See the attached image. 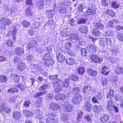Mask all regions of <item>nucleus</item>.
<instances>
[{"mask_svg":"<svg viewBox=\"0 0 123 123\" xmlns=\"http://www.w3.org/2000/svg\"><path fill=\"white\" fill-rule=\"evenodd\" d=\"M21 116V114L19 112L15 111L13 113V117L15 119L17 120L19 119Z\"/></svg>","mask_w":123,"mask_h":123,"instance_id":"nucleus-23","label":"nucleus"},{"mask_svg":"<svg viewBox=\"0 0 123 123\" xmlns=\"http://www.w3.org/2000/svg\"><path fill=\"white\" fill-rule=\"evenodd\" d=\"M100 34V32L97 28H95L93 29L92 34L94 36H99Z\"/></svg>","mask_w":123,"mask_h":123,"instance_id":"nucleus-32","label":"nucleus"},{"mask_svg":"<svg viewBox=\"0 0 123 123\" xmlns=\"http://www.w3.org/2000/svg\"><path fill=\"white\" fill-rule=\"evenodd\" d=\"M91 87L89 86H85L82 89L83 92L85 93H87L89 91L91 90Z\"/></svg>","mask_w":123,"mask_h":123,"instance_id":"nucleus-33","label":"nucleus"},{"mask_svg":"<svg viewBox=\"0 0 123 123\" xmlns=\"http://www.w3.org/2000/svg\"><path fill=\"white\" fill-rule=\"evenodd\" d=\"M101 109V106L95 105L93 107V110L96 114H98L100 112Z\"/></svg>","mask_w":123,"mask_h":123,"instance_id":"nucleus-18","label":"nucleus"},{"mask_svg":"<svg viewBox=\"0 0 123 123\" xmlns=\"http://www.w3.org/2000/svg\"><path fill=\"white\" fill-rule=\"evenodd\" d=\"M85 109L88 111H90L91 110L92 106L90 103L89 102H86L85 104Z\"/></svg>","mask_w":123,"mask_h":123,"instance_id":"nucleus-20","label":"nucleus"},{"mask_svg":"<svg viewBox=\"0 0 123 123\" xmlns=\"http://www.w3.org/2000/svg\"><path fill=\"white\" fill-rule=\"evenodd\" d=\"M106 40L105 38H101L100 39L99 44L101 46L105 47L106 46Z\"/></svg>","mask_w":123,"mask_h":123,"instance_id":"nucleus-37","label":"nucleus"},{"mask_svg":"<svg viewBox=\"0 0 123 123\" xmlns=\"http://www.w3.org/2000/svg\"><path fill=\"white\" fill-rule=\"evenodd\" d=\"M61 120L64 122H68V118L66 115L63 114L61 117Z\"/></svg>","mask_w":123,"mask_h":123,"instance_id":"nucleus-46","label":"nucleus"},{"mask_svg":"<svg viewBox=\"0 0 123 123\" xmlns=\"http://www.w3.org/2000/svg\"><path fill=\"white\" fill-rule=\"evenodd\" d=\"M61 78V75L60 74H58L55 75H50L49 79L51 80H54L55 81L56 80H60Z\"/></svg>","mask_w":123,"mask_h":123,"instance_id":"nucleus-19","label":"nucleus"},{"mask_svg":"<svg viewBox=\"0 0 123 123\" xmlns=\"http://www.w3.org/2000/svg\"><path fill=\"white\" fill-rule=\"evenodd\" d=\"M108 80L106 78H104L101 80V83L103 86H105L107 83Z\"/></svg>","mask_w":123,"mask_h":123,"instance_id":"nucleus-55","label":"nucleus"},{"mask_svg":"<svg viewBox=\"0 0 123 123\" xmlns=\"http://www.w3.org/2000/svg\"><path fill=\"white\" fill-rule=\"evenodd\" d=\"M117 38L120 41H123V34H122L120 33H118L116 35Z\"/></svg>","mask_w":123,"mask_h":123,"instance_id":"nucleus-49","label":"nucleus"},{"mask_svg":"<svg viewBox=\"0 0 123 123\" xmlns=\"http://www.w3.org/2000/svg\"><path fill=\"white\" fill-rule=\"evenodd\" d=\"M67 10L66 8L62 6H61L59 8V12L63 13L67 12Z\"/></svg>","mask_w":123,"mask_h":123,"instance_id":"nucleus-50","label":"nucleus"},{"mask_svg":"<svg viewBox=\"0 0 123 123\" xmlns=\"http://www.w3.org/2000/svg\"><path fill=\"white\" fill-rule=\"evenodd\" d=\"M112 6L114 8H118L119 6V4L115 2H113L112 4Z\"/></svg>","mask_w":123,"mask_h":123,"instance_id":"nucleus-64","label":"nucleus"},{"mask_svg":"<svg viewBox=\"0 0 123 123\" xmlns=\"http://www.w3.org/2000/svg\"><path fill=\"white\" fill-rule=\"evenodd\" d=\"M16 31L15 28H14L13 30V31L12 33V36L13 39L14 40L16 39Z\"/></svg>","mask_w":123,"mask_h":123,"instance_id":"nucleus-63","label":"nucleus"},{"mask_svg":"<svg viewBox=\"0 0 123 123\" xmlns=\"http://www.w3.org/2000/svg\"><path fill=\"white\" fill-rule=\"evenodd\" d=\"M80 89V88L77 87L71 88L72 92L75 93L74 95V97L72 98V101L73 104L75 105L79 104L81 102V96L79 94Z\"/></svg>","mask_w":123,"mask_h":123,"instance_id":"nucleus-1","label":"nucleus"},{"mask_svg":"<svg viewBox=\"0 0 123 123\" xmlns=\"http://www.w3.org/2000/svg\"><path fill=\"white\" fill-rule=\"evenodd\" d=\"M80 51L82 53V56L85 57L87 55V52L85 49L82 48L81 49Z\"/></svg>","mask_w":123,"mask_h":123,"instance_id":"nucleus-58","label":"nucleus"},{"mask_svg":"<svg viewBox=\"0 0 123 123\" xmlns=\"http://www.w3.org/2000/svg\"><path fill=\"white\" fill-rule=\"evenodd\" d=\"M46 91H43L37 93L34 95V97L35 98H38L39 96L44 95L46 93Z\"/></svg>","mask_w":123,"mask_h":123,"instance_id":"nucleus-44","label":"nucleus"},{"mask_svg":"<svg viewBox=\"0 0 123 123\" xmlns=\"http://www.w3.org/2000/svg\"><path fill=\"white\" fill-rule=\"evenodd\" d=\"M115 72L117 74H122L123 73V68H118L116 69Z\"/></svg>","mask_w":123,"mask_h":123,"instance_id":"nucleus-57","label":"nucleus"},{"mask_svg":"<svg viewBox=\"0 0 123 123\" xmlns=\"http://www.w3.org/2000/svg\"><path fill=\"white\" fill-rule=\"evenodd\" d=\"M119 49V47L117 45H113V48L111 51V52L113 54L116 55Z\"/></svg>","mask_w":123,"mask_h":123,"instance_id":"nucleus-24","label":"nucleus"},{"mask_svg":"<svg viewBox=\"0 0 123 123\" xmlns=\"http://www.w3.org/2000/svg\"><path fill=\"white\" fill-rule=\"evenodd\" d=\"M70 37L71 38L72 42H75L76 41L79 40V35L76 34H73L70 35Z\"/></svg>","mask_w":123,"mask_h":123,"instance_id":"nucleus-17","label":"nucleus"},{"mask_svg":"<svg viewBox=\"0 0 123 123\" xmlns=\"http://www.w3.org/2000/svg\"><path fill=\"white\" fill-rule=\"evenodd\" d=\"M90 59L92 61L95 63H100L102 61V58L96 55H91L90 56Z\"/></svg>","mask_w":123,"mask_h":123,"instance_id":"nucleus-5","label":"nucleus"},{"mask_svg":"<svg viewBox=\"0 0 123 123\" xmlns=\"http://www.w3.org/2000/svg\"><path fill=\"white\" fill-rule=\"evenodd\" d=\"M60 5L62 6H68L71 5V3L69 0H67L60 2Z\"/></svg>","mask_w":123,"mask_h":123,"instance_id":"nucleus-34","label":"nucleus"},{"mask_svg":"<svg viewBox=\"0 0 123 123\" xmlns=\"http://www.w3.org/2000/svg\"><path fill=\"white\" fill-rule=\"evenodd\" d=\"M45 4L44 2H39L37 5V7L39 9H42L43 8V6Z\"/></svg>","mask_w":123,"mask_h":123,"instance_id":"nucleus-51","label":"nucleus"},{"mask_svg":"<svg viewBox=\"0 0 123 123\" xmlns=\"http://www.w3.org/2000/svg\"><path fill=\"white\" fill-rule=\"evenodd\" d=\"M47 123H58V120L54 117H49L46 119Z\"/></svg>","mask_w":123,"mask_h":123,"instance_id":"nucleus-11","label":"nucleus"},{"mask_svg":"<svg viewBox=\"0 0 123 123\" xmlns=\"http://www.w3.org/2000/svg\"><path fill=\"white\" fill-rule=\"evenodd\" d=\"M114 34L112 31L109 30H106L105 33V35L107 37H109L111 35H113Z\"/></svg>","mask_w":123,"mask_h":123,"instance_id":"nucleus-48","label":"nucleus"},{"mask_svg":"<svg viewBox=\"0 0 123 123\" xmlns=\"http://www.w3.org/2000/svg\"><path fill=\"white\" fill-rule=\"evenodd\" d=\"M52 57L51 53H48L44 56L43 59L44 60H47L52 58Z\"/></svg>","mask_w":123,"mask_h":123,"instance_id":"nucleus-29","label":"nucleus"},{"mask_svg":"<svg viewBox=\"0 0 123 123\" xmlns=\"http://www.w3.org/2000/svg\"><path fill=\"white\" fill-rule=\"evenodd\" d=\"M53 83V87L55 88V91L56 92H59L63 88L62 85V82L60 80H56Z\"/></svg>","mask_w":123,"mask_h":123,"instance_id":"nucleus-2","label":"nucleus"},{"mask_svg":"<svg viewBox=\"0 0 123 123\" xmlns=\"http://www.w3.org/2000/svg\"><path fill=\"white\" fill-rule=\"evenodd\" d=\"M54 10H50L47 11L46 13V16L49 18H50L52 17L53 15V13L54 12Z\"/></svg>","mask_w":123,"mask_h":123,"instance_id":"nucleus-36","label":"nucleus"},{"mask_svg":"<svg viewBox=\"0 0 123 123\" xmlns=\"http://www.w3.org/2000/svg\"><path fill=\"white\" fill-rule=\"evenodd\" d=\"M66 63L67 64L70 65H72L74 63V61L72 58H68L66 60Z\"/></svg>","mask_w":123,"mask_h":123,"instance_id":"nucleus-26","label":"nucleus"},{"mask_svg":"<svg viewBox=\"0 0 123 123\" xmlns=\"http://www.w3.org/2000/svg\"><path fill=\"white\" fill-rule=\"evenodd\" d=\"M64 54V53L61 51H59L56 53L57 58L60 63L63 62L65 59Z\"/></svg>","mask_w":123,"mask_h":123,"instance_id":"nucleus-4","label":"nucleus"},{"mask_svg":"<svg viewBox=\"0 0 123 123\" xmlns=\"http://www.w3.org/2000/svg\"><path fill=\"white\" fill-rule=\"evenodd\" d=\"M60 107L58 105L54 103H51L49 105V108L51 110H57Z\"/></svg>","mask_w":123,"mask_h":123,"instance_id":"nucleus-22","label":"nucleus"},{"mask_svg":"<svg viewBox=\"0 0 123 123\" xmlns=\"http://www.w3.org/2000/svg\"><path fill=\"white\" fill-rule=\"evenodd\" d=\"M114 93L113 91L112 90H110L108 92V94H107V97L109 98H111L114 96Z\"/></svg>","mask_w":123,"mask_h":123,"instance_id":"nucleus-42","label":"nucleus"},{"mask_svg":"<svg viewBox=\"0 0 123 123\" xmlns=\"http://www.w3.org/2000/svg\"><path fill=\"white\" fill-rule=\"evenodd\" d=\"M87 49L88 50L90 53H93L96 51V48L92 44H90L87 46Z\"/></svg>","mask_w":123,"mask_h":123,"instance_id":"nucleus-14","label":"nucleus"},{"mask_svg":"<svg viewBox=\"0 0 123 123\" xmlns=\"http://www.w3.org/2000/svg\"><path fill=\"white\" fill-rule=\"evenodd\" d=\"M5 105V104L4 103H2L0 105L1 109L0 111V112H2L4 111L5 108H6Z\"/></svg>","mask_w":123,"mask_h":123,"instance_id":"nucleus-62","label":"nucleus"},{"mask_svg":"<svg viewBox=\"0 0 123 123\" xmlns=\"http://www.w3.org/2000/svg\"><path fill=\"white\" fill-rule=\"evenodd\" d=\"M69 81L68 79H66L64 80L62 82V85L63 87H67L69 85Z\"/></svg>","mask_w":123,"mask_h":123,"instance_id":"nucleus-40","label":"nucleus"},{"mask_svg":"<svg viewBox=\"0 0 123 123\" xmlns=\"http://www.w3.org/2000/svg\"><path fill=\"white\" fill-rule=\"evenodd\" d=\"M65 105L66 111L68 112H70L71 111H72L73 108L74 107L73 105L68 104H67Z\"/></svg>","mask_w":123,"mask_h":123,"instance_id":"nucleus-35","label":"nucleus"},{"mask_svg":"<svg viewBox=\"0 0 123 123\" xmlns=\"http://www.w3.org/2000/svg\"><path fill=\"white\" fill-rule=\"evenodd\" d=\"M7 80V78L6 77L3 75H0V82L6 83Z\"/></svg>","mask_w":123,"mask_h":123,"instance_id":"nucleus-38","label":"nucleus"},{"mask_svg":"<svg viewBox=\"0 0 123 123\" xmlns=\"http://www.w3.org/2000/svg\"><path fill=\"white\" fill-rule=\"evenodd\" d=\"M37 42L34 39H32L30 41L27 45V47L28 49H30L32 48L35 47L37 44Z\"/></svg>","mask_w":123,"mask_h":123,"instance_id":"nucleus-8","label":"nucleus"},{"mask_svg":"<svg viewBox=\"0 0 123 123\" xmlns=\"http://www.w3.org/2000/svg\"><path fill=\"white\" fill-rule=\"evenodd\" d=\"M93 26L96 28L101 29H103L104 27V25L102 23L98 22H94L93 24Z\"/></svg>","mask_w":123,"mask_h":123,"instance_id":"nucleus-12","label":"nucleus"},{"mask_svg":"<svg viewBox=\"0 0 123 123\" xmlns=\"http://www.w3.org/2000/svg\"><path fill=\"white\" fill-rule=\"evenodd\" d=\"M11 23V21L8 19L3 18L0 19V27L2 29H5V26L9 25Z\"/></svg>","mask_w":123,"mask_h":123,"instance_id":"nucleus-3","label":"nucleus"},{"mask_svg":"<svg viewBox=\"0 0 123 123\" xmlns=\"http://www.w3.org/2000/svg\"><path fill=\"white\" fill-rule=\"evenodd\" d=\"M17 68L19 71H23L26 67L25 64L22 62H20L18 63Z\"/></svg>","mask_w":123,"mask_h":123,"instance_id":"nucleus-15","label":"nucleus"},{"mask_svg":"<svg viewBox=\"0 0 123 123\" xmlns=\"http://www.w3.org/2000/svg\"><path fill=\"white\" fill-rule=\"evenodd\" d=\"M86 22V19L85 18L80 19L77 22V24L78 25L85 24Z\"/></svg>","mask_w":123,"mask_h":123,"instance_id":"nucleus-56","label":"nucleus"},{"mask_svg":"<svg viewBox=\"0 0 123 123\" xmlns=\"http://www.w3.org/2000/svg\"><path fill=\"white\" fill-rule=\"evenodd\" d=\"M54 63V61L53 59H51L48 61H46L44 62V65L46 67L52 66Z\"/></svg>","mask_w":123,"mask_h":123,"instance_id":"nucleus-21","label":"nucleus"},{"mask_svg":"<svg viewBox=\"0 0 123 123\" xmlns=\"http://www.w3.org/2000/svg\"><path fill=\"white\" fill-rule=\"evenodd\" d=\"M24 50L23 48L19 47H16L14 49L15 53L19 55H22L24 54Z\"/></svg>","mask_w":123,"mask_h":123,"instance_id":"nucleus-6","label":"nucleus"},{"mask_svg":"<svg viewBox=\"0 0 123 123\" xmlns=\"http://www.w3.org/2000/svg\"><path fill=\"white\" fill-rule=\"evenodd\" d=\"M68 29L67 28H65L63 30L61 31V35L62 37H67L68 34Z\"/></svg>","mask_w":123,"mask_h":123,"instance_id":"nucleus-25","label":"nucleus"},{"mask_svg":"<svg viewBox=\"0 0 123 123\" xmlns=\"http://www.w3.org/2000/svg\"><path fill=\"white\" fill-rule=\"evenodd\" d=\"M78 73L80 75L83 74L85 71L84 68L83 67H80L77 68Z\"/></svg>","mask_w":123,"mask_h":123,"instance_id":"nucleus-45","label":"nucleus"},{"mask_svg":"<svg viewBox=\"0 0 123 123\" xmlns=\"http://www.w3.org/2000/svg\"><path fill=\"white\" fill-rule=\"evenodd\" d=\"M115 98L116 101L117 102H121L123 100V96L118 93L115 95Z\"/></svg>","mask_w":123,"mask_h":123,"instance_id":"nucleus-27","label":"nucleus"},{"mask_svg":"<svg viewBox=\"0 0 123 123\" xmlns=\"http://www.w3.org/2000/svg\"><path fill=\"white\" fill-rule=\"evenodd\" d=\"M96 9L93 7H90L86 11V13L88 15H93L95 13Z\"/></svg>","mask_w":123,"mask_h":123,"instance_id":"nucleus-13","label":"nucleus"},{"mask_svg":"<svg viewBox=\"0 0 123 123\" xmlns=\"http://www.w3.org/2000/svg\"><path fill=\"white\" fill-rule=\"evenodd\" d=\"M92 101L94 103H99V101H99L98 100V98L96 96L95 97H93L92 98Z\"/></svg>","mask_w":123,"mask_h":123,"instance_id":"nucleus-59","label":"nucleus"},{"mask_svg":"<svg viewBox=\"0 0 123 123\" xmlns=\"http://www.w3.org/2000/svg\"><path fill=\"white\" fill-rule=\"evenodd\" d=\"M27 58L28 61L29 62H31L33 59V57L31 54H29L27 56Z\"/></svg>","mask_w":123,"mask_h":123,"instance_id":"nucleus-53","label":"nucleus"},{"mask_svg":"<svg viewBox=\"0 0 123 123\" xmlns=\"http://www.w3.org/2000/svg\"><path fill=\"white\" fill-rule=\"evenodd\" d=\"M41 98L39 97L35 102L34 105L36 106L39 107L40 106V105L41 104Z\"/></svg>","mask_w":123,"mask_h":123,"instance_id":"nucleus-39","label":"nucleus"},{"mask_svg":"<svg viewBox=\"0 0 123 123\" xmlns=\"http://www.w3.org/2000/svg\"><path fill=\"white\" fill-rule=\"evenodd\" d=\"M25 11V14L27 16H31L33 15V12L30 8H27Z\"/></svg>","mask_w":123,"mask_h":123,"instance_id":"nucleus-28","label":"nucleus"},{"mask_svg":"<svg viewBox=\"0 0 123 123\" xmlns=\"http://www.w3.org/2000/svg\"><path fill=\"white\" fill-rule=\"evenodd\" d=\"M70 78L73 80L76 81L78 79V77L77 74H72L70 76Z\"/></svg>","mask_w":123,"mask_h":123,"instance_id":"nucleus-43","label":"nucleus"},{"mask_svg":"<svg viewBox=\"0 0 123 123\" xmlns=\"http://www.w3.org/2000/svg\"><path fill=\"white\" fill-rule=\"evenodd\" d=\"M106 27L108 28L113 27H114V24L111 21L108 23L106 25Z\"/></svg>","mask_w":123,"mask_h":123,"instance_id":"nucleus-60","label":"nucleus"},{"mask_svg":"<svg viewBox=\"0 0 123 123\" xmlns=\"http://www.w3.org/2000/svg\"><path fill=\"white\" fill-rule=\"evenodd\" d=\"M30 104V102L29 100L25 101L23 104V105L25 108H27L29 106Z\"/></svg>","mask_w":123,"mask_h":123,"instance_id":"nucleus-61","label":"nucleus"},{"mask_svg":"<svg viewBox=\"0 0 123 123\" xmlns=\"http://www.w3.org/2000/svg\"><path fill=\"white\" fill-rule=\"evenodd\" d=\"M23 114L26 117H28L29 115H33L34 114L33 113L27 110H24L23 111Z\"/></svg>","mask_w":123,"mask_h":123,"instance_id":"nucleus-31","label":"nucleus"},{"mask_svg":"<svg viewBox=\"0 0 123 123\" xmlns=\"http://www.w3.org/2000/svg\"><path fill=\"white\" fill-rule=\"evenodd\" d=\"M103 70L101 73L105 75H107L108 74L109 71L108 70V68L106 67L105 66H104V67H103Z\"/></svg>","mask_w":123,"mask_h":123,"instance_id":"nucleus-47","label":"nucleus"},{"mask_svg":"<svg viewBox=\"0 0 123 123\" xmlns=\"http://www.w3.org/2000/svg\"><path fill=\"white\" fill-rule=\"evenodd\" d=\"M109 119L110 117L106 114H103L101 116L100 118V120L102 122L105 123L109 121Z\"/></svg>","mask_w":123,"mask_h":123,"instance_id":"nucleus-9","label":"nucleus"},{"mask_svg":"<svg viewBox=\"0 0 123 123\" xmlns=\"http://www.w3.org/2000/svg\"><path fill=\"white\" fill-rule=\"evenodd\" d=\"M87 72L92 77L96 76L98 73V72L94 71L90 68L87 69Z\"/></svg>","mask_w":123,"mask_h":123,"instance_id":"nucleus-16","label":"nucleus"},{"mask_svg":"<svg viewBox=\"0 0 123 123\" xmlns=\"http://www.w3.org/2000/svg\"><path fill=\"white\" fill-rule=\"evenodd\" d=\"M75 21L74 19L71 18L69 21V24L70 26H74L75 25Z\"/></svg>","mask_w":123,"mask_h":123,"instance_id":"nucleus-54","label":"nucleus"},{"mask_svg":"<svg viewBox=\"0 0 123 123\" xmlns=\"http://www.w3.org/2000/svg\"><path fill=\"white\" fill-rule=\"evenodd\" d=\"M25 5L29 7H32L33 4L32 0H26Z\"/></svg>","mask_w":123,"mask_h":123,"instance_id":"nucleus-41","label":"nucleus"},{"mask_svg":"<svg viewBox=\"0 0 123 123\" xmlns=\"http://www.w3.org/2000/svg\"><path fill=\"white\" fill-rule=\"evenodd\" d=\"M106 12L110 16L114 17L115 15L114 12L110 10H107L106 11Z\"/></svg>","mask_w":123,"mask_h":123,"instance_id":"nucleus-52","label":"nucleus"},{"mask_svg":"<svg viewBox=\"0 0 123 123\" xmlns=\"http://www.w3.org/2000/svg\"><path fill=\"white\" fill-rule=\"evenodd\" d=\"M7 91L8 92L13 93L14 92H18V90L16 87H12L8 89Z\"/></svg>","mask_w":123,"mask_h":123,"instance_id":"nucleus-30","label":"nucleus"},{"mask_svg":"<svg viewBox=\"0 0 123 123\" xmlns=\"http://www.w3.org/2000/svg\"><path fill=\"white\" fill-rule=\"evenodd\" d=\"M78 31L81 33L86 34L88 32V29L86 26L82 25L79 27Z\"/></svg>","mask_w":123,"mask_h":123,"instance_id":"nucleus-10","label":"nucleus"},{"mask_svg":"<svg viewBox=\"0 0 123 123\" xmlns=\"http://www.w3.org/2000/svg\"><path fill=\"white\" fill-rule=\"evenodd\" d=\"M114 102L112 100H108L107 102L106 108L109 111H112L113 110V106L114 105Z\"/></svg>","mask_w":123,"mask_h":123,"instance_id":"nucleus-7","label":"nucleus"}]
</instances>
